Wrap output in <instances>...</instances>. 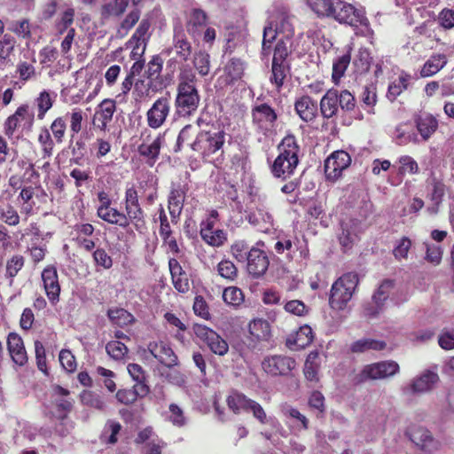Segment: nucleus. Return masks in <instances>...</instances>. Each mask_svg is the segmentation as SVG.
Masks as SVG:
<instances>
[{
	"label": "nucleus",
	"mask_w": 454,
	"mask_h": 454,
	"mask_svg": "<svg viewBox=\"0 0 454 454\" xmlns=\"http://www.w3.org/2000/svg\"><path fill=\"white\" fill-rule=\"evenodd\" d=\"M231 135L229 134L223 123L207 124L190 144L193 152L198 153L202 160H211L215 155L223 157L224 148L230 144Z\"/></svg>",
	"instance_id": "obj_1"
},
{
	"label": "nucleus",
	"mask_w": 454,
	"mask_h": 454,
	"mask_svg": "<svg viewBox=\"0 0 454 454\" xmlns=\"http://www.w3.org/2000/svg\"><path fill=\"white\" fill-rule=\"evenodd\" d=\"M196 81V75L192 68H184L180 72L175 99L176 114L179 117L192 116L200 106V96L195 84Z\"/></svg>",
	"instance_id": "obj_2"
},
{
	"label": "nucleus",
	"mask_w": 454,
	"mask_h": 454,
	"mask_svg": "<svg viewBox=\"0 0 454 454\" xmlns=\"http://www.w3.org/2000/svg\"><path fill=\"white\" fill-rule=\"evenodd\" d=\"M359 282L356 272H348L340 277L332 286L329 305L333 309L342 310L351 300Z\"/></svg>",
	"instance_id": "obj_3"
},
{
	"label": "nucleus",
	"mask_w": 454,
	"mask_h": 454,
	"mask_svg": "<svg viewBox=\"0 0 454 454\" xmlns=\"http://www.w3.org/2000/svg\"><path fill=\"white\" fill-rule=\"evenodd\" d=\"M334 6V13L332 15L331 19L340 24L354 28L362 27L368 32L372 31L370 21L366 17V12L364 8H357L343 0H338Z\"/></svg>",
	"instance_id": "obj_4"
},
{
	"label": "nucleus",
	"mask_w": 454,
	"mask_h": 454,
	"mask_svg": "<svg viewBox=\"0 0 454 454\" xmlns=\"http://www.w3.org/2000/svg\"><path fill=\"white\" fill-rule=\"evenodd\" d=\"M252 124L258 134L270 137L276 132L278 120L277 110L269 103H257L251 110Z\"/></svg>",
	"instance_id": "obj_5"
},
{
	"label": "nucleus",
	"mask_w": 454,
	"mask_h": 454,
	"mask_svg": "<svg viewBox=\"0 0 454 454\" xmlns=\"http://www.w3.org/2000/svg\"><path fill=\"white\" fill-rule=\"evenodd\" d=\"M262 371L270 377H292L296 369V360L284 354L268 355L262 361Z\"/></svg>",
	"instance_id": "obj_6"
},
{
	"label": "nucleus",
	"mask_w": 454,
	"mask_h": 454,
	"mask_svg": "<svg viewBox=\"0 0 454 454\" xmlns=\"http://www.w3.org/2000/svg\"><path fill=\"white\" fill-rule=\"evenodd\" d=\"M399 364L393 360H385L366 364L355 377L357 384L368 380H384L399 372Z\"/></svg>",
	"instance_id": "obj_7"
},
{
	"label": "nucleus",
	"mask_w": 454,
	"mask_h": 454,
	"mask_svg": "<svg viewBox=\"0 0 454 454\" xmlns=\"http://www.w3.org/2000/svg\"><path fill=\"white\" fill-rule=\"evenodd\" d=\"M289 30H294V28L287 16L281 14L275 20L270 21L263 28L261 55L262 57L270 56L272 43L278 41V36L280 34L286 35Z\"/></svg>",
	"instance_id": "obj_8"
},
{
	"label": "nucleus",
	"mask_w": 454,
	"mask_h": 454,
	"mask_svg": "<svg viewBox=\"0 0 454 454\" xmlns=\"http://www.w3.org/2000/svg\"><path fill=\"white\" fill-rule=\"evenodd\" d=\"M264 247L263 241H257L254 246L251 247L250 254L246 260L247 271L253 278H262L270 267V257L263 249Z\"/></svg>",
	"instance_id": "obj_9"
},
{
	"label": "nucleus",
	"mask_w": 454,
	"mask_h": 454,
	"mask_svg": "<svg viewBox=\"0 0 454 454\" xmlns=\"http://www.w3.org/2000/svg\"><path fill=\"white\" fill-rule=\"evenodd\" d=\"M195 335L207 345L209 350L219 356H225L229 351V344L213 329L196 324L193 327Z\"/></svg>",
	"instance_id": "obj_10"
},
{
	"label": "nucleus",
	"mask_w": 454,
	"mask_h": 454,
	"mask_svg": "<svg viewBox=\"0 0 454 454\" xmlns=\"http://www.w3.org/2000/svg\"><path fill=\"white\" fill-rule=\"evenodd\" d=\"M189 189V185L186 183H171L168 195V209L173 224H176L180 219Z\"/></svg>",
	"instance_id": "obj_11"
},
{
	"label": "nucleus",
	"mask_w": 454,
	"mask_h": 454,
	"mask_svg": "<svg viewBox=\"0 0 454 454\" xmlns=\"http://www.w3.org/2000/svg\"><path fill=\"white\" fill-rule=\"evenodd\" d=\"M350 163L351 157L347 152L339 150L332 153L325 160L324 168L326 179L331 182L337 181Z\"/></svg>",
	"instance_id": "obj_12"
},
{
	"label": "nucleus",
	"mask_w": 454,
	"mask_h": 454,
	"mask_svg": "<svg viewBox=\"0 0 454 454\" xmlns=\"http://www.w3.org/2000/svg\"><path fill=\"white\" fill-rule=\"evenodd\" d=\"M271 339V326L266 319L256 318L249 322L247 340L250 348H259L262 344L270 342Z\"/></svg>",
	"instance_id": "obj_13"
},
{
	"label": "nucleus",
	"mask_w": 454,
	"mask_h": 454,
	"mask_svg": "<svg viewBox=\"0 0 454 454\" xmlns=\"http://www.w3.org/2000/svg\"><path fill=\"white\" fill-rule=\"evenodd\" d=\"M116 101L112 98H105L95 108L92 117V125L95 129L106 132L113 121L116 112Z\"/></svg>",
	"instance_id": "obj_14"
},
{
	"label": "nucleus",
	"mask_w": 454,
	"mask_h": 454,
	"mask_svg": "<svg viewBox=\"0 0 454 454\" xmlns=\"http://www.w3.org/2000/svg\"><path fill=\"white\" fill-rule=\"evenodd\" d=\"M151 27V21L149 19H143L135 33L132 35L128 42V45L131 47L132 59L141 58L145 51L146 45L150 39L149 29Z\"/></svg>",
	"instance_id": "obj_15"
},
{
	"label": "nucleus",
	"mask_w": 454,
	"mask_h": 454,
	"mask_svg": "<svg viewBox=\"0 0 454 454\" xmlns=\"http://www.w3.org/2000/svg\"><path fill=\"white\" fill-rule=\"evenodd\" d=\"M170 98L163 96L157 98L146 113L147 124L152 129L160 128L170 113Z\"/></svg>",
	"instance_id": "obj_16"
},
{
	"label": "nucleus",
	"mask_w": 454,
	"mask_h": 454,
	"mask_svg": "<svg viewBox=\"0 0 454 454\" xmlns=\"http://www.w3.org/2000/svg\"><path fill=\"white\" fill-rule=\"evenodd\" d=\"M278 155L276 158V165L278 166L280 160H286L287 166H293L299 163L300 145L294 134H286L278 145Z\"/></svg>",
	"instance_id": "obj_17"
},
{
	"label": "nucleus",
	"mask_w": 454,
	"mask_h": 454,
	"mask_svg": "<svg viewBox=\"0 0 454 454\" xmlns=\"http://www.w3.org/2000/svg\"><path fill=\"white\" fill-rule=\"evenodd\" d=\"M95 228L90 223H77L70 232L72 241L76 247L86 252H91L96 247V242L91 239Z\"/></svg>",
	"instance_id": "obj_18"
},
{
	"label": "nucleus",
	"mask_w": 454,
	"mask_h": 454,
	"mask_svg": "<svg viewBox=\"0 0 454 454\" xmlns=\"http://www.w3.org/2000/svg\"><path fill=\"white\" fill-rule=\"evenodd\" d=\"M148 352L161 364L170 368L177 364L178 359L170 345L163 340L150 341Z\"/></svg>",
	"instance_id": "obj_19"
},
{
	"label": "nucleus",
	"mask_w": 454,
	"mask_h": 454,
	"mask_svg": "<svg viewBox=\"0 0 454 454\" xmlns=\"http://www.w3.org/2000/svg\"><path fill=\"white\" fill-rule=\"evenodd\" d=\"M294 106L296 114L305 122H313L318 116V104L309 95L297 98Z\"/></svg>",
	"instance_id": "obj_20"
},
{
	"label": "nucleus",
	"mask_w": 454,
	"mask_h": 454,
	"mask_svg": "<svg viewBox=\"0 0 454 454\" xmlns=\"http://www.w3.org/2000/svg\"><path fill=\"white\" fill-rule=\"evenodd\" d=\"M407 434L411 441L423 450L431 451L437 449L438 442L434 441L431 433L422 427H410Z\"/></svg>",
	"instance_id": "obj_21"
},
{
	"label": "nucleus",
	"mask_w": 454,
	"mask_h": 454,
	"mask_svg": "<svg viewBox=\"0 0 454 454\" xmlns=\"http://www.w3.org/2000/svg\"><path fill=\"white\" fill-rule=\"evenodd\" d=\"M34 120V114L29 112L27 106H20L14 114L11 115L5 122V132L11 136L14 130L23 125L24 127H30Z\"/></svg>",
	"instance_id": "obj_22"
},
{
	"label": "nucleus",
	"mask_w": 454,
	"mask_h": 454,
	"mask_svg": "<svg viewBox=\"0 0 454 454\" xmlns=\"http://www.w3.org/2000/svg\"><path fill=\"white\" fill-rule=\"evenodd\" d=\"M395 286L394 280L384 279L379 286L378 289L372 295V301L376 306L373 308H366V314L371 317L377 316L383 309L385 301L388 299L391 291Z\"/></svg>",
	"instance_id": "obj_23"
},
{
	"label": "nucleus",
	"mask_w": 454,
	"mask_h": 454,
	"mask_svg": "<svg viewBox=\"0 0 454 454\" xmlns=\"http://www.w3.org/2000/svg\"><path fill=\"white\" fill-rule=\"evenodd\" d=\"M150 393L147 384H135L130 388H120L115 394L118 403L125 405L133 404L138 398H144Z\"/></svg>",
	"instance_id": "obj_24"
},
{
	"label": "nucleus",
	"mask_w": 454,
	"mask_h": 454,
	"mask_svg": "<svg viewBox=\"0 0 454 454\" xmlns=\"http://www.w3.org/2000/svg\"><path fill=\"white\" fill-rule=\"evenodd\" d=\"M7 349L16 364L23 366L27 362V356L21 337L16 333H10L7 337Z\"/></svg>",
	"instance_id": "obj_25"
},
{
	"label": "nucleus",
	"mask_w": 454,
	"mask_h": 454,
	"mask_svg": "<svg viewBox=\"0 0 454 454\" xmlns=\"http://www.w3.org/2000/svg\"><path fill=\"white\" fill-rule=\"evenodd\" d=\"M173 47L176 55L183 62H186L192 51L191 43L188 41L182 26L174 27Z\"/></svg>",
	"instance_id": "obj_26"
},
{
	"label": "nucleus",
	"mask_w": 454,
	"mask_h": 454,
	"mask_svg": "<svg viewBox=\"0 0 454 454\" xmlns=\"http://www.w3.org/2000/svg\"><path fill=\"white\" fill-rule=\"evenodd\" d=\"M168 268L175 289L179 293H187L190 289L189 278L179 262L176 258H170Z\"/></svg>",
	"instance_id": "obj_27"
},
{
	"label": "nucleus",
	"mask_w": 454,
	"mask_h": 454,
	"mask_svg": "<svg viewBox=\"0 0 454 454\" xmlns=\"http://www.w3.org/2000/svg\"><path fill=\"white\" fill-rule=\"evenodd\" d=\"M318 107L321 116L325 120H330L337 116L340 109L337 90H328L321 98Z\"/></svg>",
	"instance_id": "obj_28"
},
{
	"label": "nucleus",
	"mask_w": 454,
	"mask_h": 454,
	"mask_svg": "<svg viewBox=\"0 0 454 454\" xmlns=\"http://www.w3.org/2000/svg\"><path fill=\"white\" fill-rule=\"evenodd\" d=\"M163 137L159 135L152 143L143 142L137 147L140 156L144 157L148 166L153 167L159 159L160 148L162 146Z\"/></svg>",
	"instance_id": "obj_29"
},
{
	"label": "nucleus",
	"mask_w": 454,
	"mask_h": 454,
	"mask_svg": "<svg viewBox=\"0 0 454 454\" xmlns=\"http://www.w3.org/2000/svg\"><path fill=\"white\" fill-rule=\"evenodd\" d=\"M414 121L419 135L425 141L432 137L439 126L438 120L428 113L417 116Z\"/></svg>",
	"instance_id": "obj_30"
},
{
	"label": "nucleus",
	"mask_w": 454,
	"mask_h": 454,
	"mask_svg": "<svg viewBox=\"0 0 454 454\" xmlns=\"http://www.w3.org/2000/svg\"><path fill=\"white\" fill-rule=\"evenodd\" d=\"M294 30L279 37L273 49L272 61L287 62V58L292 52Z\"/></svg>",
	"instance_id": "obj_31"
},
{
	"label": "nucleus",
	"mask_w": 454,
	"mask_h": 454,
	"mask_svg": "<svg viewBox=\"0 0 454 454\" xmlns=\"http://www.w3.org/2000/svg\"><path fill=\"white\" fill-rule=\"evenodd\" d=\"M43 288L49 301L56 303L57 300V268L54 265L46 267L42 272Z\"/></svg>",
	"instance_id": "obj_32"
},
{
	"label": "nucleus",
	"mask_w": 454,
	"mask_h": 454,
	"mask_svg": "<svg viewBox=\"0 0 454 454\" xmlns=\"http://www.w3.org/2000/svg\"><path fill=\"white\" fill-rule=\"evenodd\" d=\"M207 15L203 10L192 9L186 22V29L189 35L192 37L200 35L201 29L207 25Z\"/></svg>",
	"instance_id": "obj_33"
},
{
	"label": "nucleus",
	"mask_w": 454,
	"mask_h": 454,
	"mask_svg": "<svg viewBox=\"0 0 454 454\" xmlns=\"http://www.w3.org/2000/svg\"><path fill=\"white\" fill-rule=\"evenodd\" d=\"M290 72V64L288 62L272 61L270 82L274 86L277 91H280L285 84L286 78Z\"/></svg>",
	"instance_id": "obj_34"
},
{
	"label": "nucleus",
	"mask_w": 454,
	"mask_h": 454,
	"mask_svg": "<svg viewBox=\"0 0 454 454\" xmlns=\"http://www.w3.org/2000/svg\"><path fill=\"white\" fill-rule=\"evenodd\" d=\"M448 59L444 53H434L425 62L421 70V77H430L437 74L442 70L447 64Z\"/></svg>",
	"instance_id": "obj_35"
},
{
	"label": "nucleus",
	"mask_w": 454,
	"mask_h": 454,
	"mask_svg": "<svg viewBox=\"0 0 454 454\" xmlns=\"http://www.w3.org/2000/svg\"><path fill=\"white\" fill-rule=\"evenodd\" d=\"M314 339L312 328L304 325L299 328L295 334L287 339L286 344L290 348H295L297 349L304 348L308 347Z\"/></svg>",
	"instance_id": "obj_36"
},
{
	"label": "nucleus",
	"mask_w": 454,
	"mask_h": 454,
	"mask_svg": "<svg viewBox=\"0 0 454 454\" xmlns=\"http://www.w3.org/2000/svg\"><path fill=\"white\" fill-rule=\"evenodd\" d=\"M412 77L405 71H402L397 79L391 82L387 87V98L390 101H395L404 90H406L411 81Z\"/></svg>",
	"instance_id": "obj_37"
},
{
	"label": "nucleus",
	"mask_w": 454,
	"mask_h": 454,
	"mask_svg": "<svg viewBox=\"0 0 454 454\" xmlns=\"http://www.w3.org/2000/svg\"><path fill=\"white\" fill-rule=\"evenodd\" d=\"M125 211L126 223H124V229L132 224L136 231L143 232L146 228V223L145 220V212L141 206L125 207Z\"/></svg>",
	"instance_id": "obj_38"
},
{
	"label": "nucleus",
	"mask_w": 454,
	"mask_h": 454,
	"mask_svg": "<svg viewBox=\"0 0 454 454\" xmlns=\"http://www.w3.org/2000/svg\"><path fill=\"white\" fill-rule=\"evenodd\" d=\"M300 243L299 239L294 237H278L274 245V250L278 254H286L287 260H293L295 252L297 251V245Z\"/></svg>",
	"instance_id": "obj_39"
},
{
	"label": "nucleus",
	"mask_w": 454,
	"mask_h": 454,
	"mask_svg": "<svg viewBox=\"0 0 454 454\" xmlns=\"http://www.w3.org/2000/svg\"><path fill=\"white\" fill-rule=\"evenodd\" d=\"M320 362L317 351L310 352L304 364L303 373L307 380L317 383L319 381Z\"/></svg>",
	"instance_id": "obj_40"
},
{
	"label": "nucleus",
	"mask_w": 454,
	"mask_h": 454,
	"mask_svg": "<svg viewBox=\"0 0 454 454\" xmlns=\"http://www.w3.org/2000/svg\"><path fill=\"white\" fill-rule=\"evenodd\" d=\"M338 0H306L308 6L319 18H332Z\"/></svg>",
	"instance_id": "obj_41"
},
{
	"label": "nucleus",
	"mask_w": 454,
	"mask_h": 454,
	"mask_svg": "<svg viewBox=\"0 0 454 454\" xmlns=\"http://www.w3.org/2000/svg\"><path fill=\"white\" fill-rule=\"evenodd\" d=\"M438 380L439 376L437 373L431 371H427L413 380L411 384V389L413 392L418 393L429 391L433 388Z\"/></svg>",
	"instance_id": "obj_42"
},
{
	"label": "nucleus",
	"mask_w": 454,
	"mask_h": 454,
	"mask_svg": "<svg viewBox=\"0 0 454 454\" xmlns=\"http://www.w3.org/2000/svg\"><path fill=\"white\" fill-rule=\"evenodd\" d=\"M244 72L242 62L238 59H231L224 67V82L226 84H233L241 79Z\"/></svg>",
	"instance_id": "obj_43"
},
{
	"label": "nucleus",
	"mask_w": 454,
	"mask_h": 454,
	"mask_svg": "<svg viewBox=\"0 0 454 454\" xmlns=\"http://www.w3.org/2000/svg\"><path fill=\"white\" fill-rule=\"evenodd\" d=\"M250 401V398L238 391L231 392L226 399L229 409L235 414H239L241 411L246 412Z\"/></svg>",
	"instance_id": "obj_44"
},
{
	"label": "nucleus",
	"mask_w": 454,
	"mask_h": 454,
	"mask_svg": "<svg viewBox=\"0 0 454 454\" xmlns=\"http://www.w3.org/2000/svg\"><path fill=\"white\" fill-rule=\"evenodd\" d=\"M166 418L169 423L178 428L184 427L188 424V418L186 417L184 409L175 403L168 405V411Z\"/></svg>",
	"instance_id": "obj_45"
},
{
	"label": "nucleus",
	"mask_w": 454,
	"mask_h": 454,
	"mask_svg": "<svg viewBox=\"0 0 454 454\" xmlns=\"http://www.w3.org/2000/svg\"><path fill=\"white\" fill-rule=\"evenodd\" d=\"M386 348V342L374 339H361L352 343L350 350L353 353H363L367 350H382Z\"/></svg>",
	"instance_id": "obj_46"
},
{
	"label": "nucleus",
	"mask_w": 454,
	"mask_h": 454,
	"mask_svg": "<svg viewBox=\"0 0 454 454\" xmlns=\"http://www.w3.org/2000/svg\"><path fill=\"white\" fill-rule=\"evenodd\" d=\"M351 60L350 51L338 57L333 63L332 80L335 84L340 82V78L345 74Z\"/></svg>",
	"instance_id": "obj_47"
},
{
	"label": "nucleus",
	"mask_w": 454,
	"mask_h": 454,
	"mask_svg": "<svg viewBox=\"0 0 454 454\" xmlns=\"http://www.w3.org/2000/svg\"><path fill=\"white\" fill-rule=\"evenodd\" d=\"M80 397L83 405L93 408L99 411H105L106 405L104 398L100 395L91 390H83L81 393Z\"/></svg>",
	"instance_id": "obj_48"
},
{
	"label": "nucleus",
	"mask_w": 454,
	"mask_h": 454,
	"mask_svg": "<svg viewBox=\"0 0 454 454\" xmlns=\"http://www.w3.org/2000/svg\"><path fill=\"white\" fill-rule=\"evenodd\" d=\"M98 217L106 222L107 223L117 225L124 229V223H126L125 213L119 211L115 207H109L98 215Z\"/></svg>",
	"instance_id": "obj_49"
},
{
	"label": "nucleus",
	"mask_w": 454,
	"mask_h": 454,
	"mask_svg": "<svg viewBox=\"0 0 454 454\" xmlns=\"http://www.w3.org/2000/svg\"><path fill=\"white\" fill-rule=\"evenodd\" d=\"M446 186L443 182L434 179L432 182V191L429 194V199L434 204V207L432 208V213H436L438 211L439 206L442 204L443 200V197L445 194Z\"/></svg>",
	"instance_id": "obj_50"
},
{
	"label": "nucleus",
	"mask_w": 454,
	"mask_h": 454,
	"mask_svg": "<svg viewBox=\"0 0 454 454\" xmlns=\"http://www.w3.org/2000/svg\"><path fill=\"white\" fill-rule=\"evenodd\" d=\"M107 317L113 324L120 326L127 325L133 322L134 317L124 309H110L107 311Z\"/></svg>",
	"instance_id": "obj_51"
},
{
	"label": "nucleus",
	"mask_w": 454,
	"mask_h": 454,
	"mask_svg": "<svg viewBox=\"0 0 454 454\" xmlns=\"http://www.w3.org/2000/svg\"><path fill=\"white\" fill-rule=\"evenodd\" d=\"M24 263L25 259L20 254H15L7 261L5 277L9 279L10 286L12 285L14 277L23 268Z\"/></svg>",
	"instance_id": "obj_52"
},
{
	"label": "nucleus",
	"mask_w": 454,
	"mask_h": 454,
	"mask_svg": "<svg viewBox=\"0 0 454 454\" xmlns=\"http://www.w3.org/2000/svg\"><path fill=\"white\" fill-rule=\"evenodd\" d=\"M192 63L201 76H206L208 74L210 70V56L207 52L203 51L195 52Z\"/></svg>",
	"instance_id": "obj_53"
},
{
	"label": "nucleus",
	"mask_w": 454,
	"mask_h": 454,
	"mask_svg": "<svg viewBox=\"0 0 454 454\" xmlns=\"http://www.w3.org/2000/svg\"><path fill=\"white\" fill-rule=\"evenodd\" d=\"M286 160H280L278 166L276 165V160L273 161L270 166V171L274 177L280 178L282 180L287 179L290 176H292L297 168L299 163H294L290 168L287 166Z\"/></svg>",
	"instance_id": "obj_54"
},
{
	"label": "nucleus",
	"mask_w": 454,
	"mask_h": 454,
	"mask_svg": "<svg viewBox=\"0 0 454 454\" xmlns=\"http://www.w3.org/2000/svg\"><path fill=\"white\" fill-rule=\"evenodd\" d=\"M129 0H114L113 3L102 6V15L105 17H119L124 13L129 5Z\"/></svg>",
	"instance_id": "obj_55"
},
{
	"label": "nucleus",
	"mask_w": 454,
	"mask_h": 454,
	"mask_svg": "<svg viewBox=\"0 0 454 454\" xmlns=\"http://www.w3.org/2000/svg\"><path fill=\"white\" fill-rule=\"evenodd\" d=\"M251 247L244 239L236 240L231 246V254L239 262H244L250 254Z\"/></svg>",
	"instance_id": "obj_56"
},
{
	"label": "nucleus",
	"mask_w": 454,
	"mask_h": 454,
	"mask_svg": "<svg viewBox=\"0 0 454 454\" xmlns=\"http://www.w3.org/2000/svg\"><path fill=\"white\" fill-rule=\"evenodd\" d=\"M141 12L138 9L132 10L129 12L124 20L121 21L117 33L121 36L128 35L129 31L138 22L140 19Z\"/></svg>",
	"instance_id": "obj_57"
},
{
	"label": "nucleus",
	"mask_w": 454,
	"mask_h": 454,
	"mask_svg": "<svg viewBox=\"0 0 454 454\" xmlns=\"http://www.w3.org/2000/svg\"><path fill=\"white\" fill-rule=\"evenodd\" d=\"M337 96L339 107L343 112H352L355 110L356 106V98L348 90H342L340 91L337 90Z\"/></svg>",
	"instance_id": "obj_58"
},
{
	"label": "nucleus",
	"mask_w": 454,
	"mask_h": 454,
	"mask_svg": "<svg viewBox=\"0 0 454 454\" xmlns=\"http://www.w3.org/2000/svg\"><path fill=\"white\" fill-rule=\"evenodd\" d=\"M163 67V59L160 55H154L147 64L145 71L147 79L151 81L158 80Z\"/></svg>",
	"instance_id": "obj_59"
},
{
	"label": "nucleus",
	"mask_w": 454,
	"mask_h": 454,
	"mask_svg": "<svg viewBox=\"0 0 454 454\" xmlns=\"http://www.w3.org/2000/svg\"><path fill=\"white\" fill-rule=\"evenodd\" d=\"M202 240L211 247H221L226 241L227 237L223 230H215L200 235Z\"/></svg>",
	"instance_id": "obj_60"
},
{
	"label": "nucleus",
	"mask_w": 454,
	"mask_h": 454,
	"mask_svg": "<svg viewBox=\"0 0 454 454\" xmlns=\"http://www.w3.org/2000/svg\"><path fill=\"white\" fill-rule=\"evenodd\" d=\"M106 350L114 360H121L128 354V348L119 340L109 341L106 345Z\"/></svg>",
	"instance_id": "obj_61"
},
{
	"label": "nucleus",
	"mask_w": 454,
	"mask_h": 454,
	"mask_svg": "<svg viewBox=\"0 0 454 454\" xmlns=\"http://www.w3.org/2000/svg\"><path fill=\"white\" fill-rule=\"evenodd\" d=\"M219 275L228 280H235L238 277V269L236 265L230 260H223L217 265Z\"/></svg>",
	"instance_id": "obj_62"
},
{
	"label": "nucleus",
	"mask_w": 454,
	"mask_h": 454,
	"mask_svg": "<svg viewBox=\"0 0 454 454\" xmlns=\"http://www.w3.org/2000/svg\"><path fill=\"white\" fill-rule=\"evenodd\" d=\"M400 167L398 168L399 175L411 174L414 175L419 172V165L417 161L409 155L401 156L398 160Z\"/></svg>",
	"instance_id": "obj_63"
},
{
	"label": "nucleus",
	"mask_w": 454,
	"mask_h": 454,
	"mask_svg": "<svg viewBox=\"0 0 454 454\" xmlns=\"http://www.w3.org/2000/svg\"><path fill=\"white\" fill-rule=\"evenodd\" d=\"M223 299L227 304L237 306L242 302L244 296L239 288L236 286H229L223 290Z\"/></svg>",
	"instance_id": "obj_64"
}]
</instances>
